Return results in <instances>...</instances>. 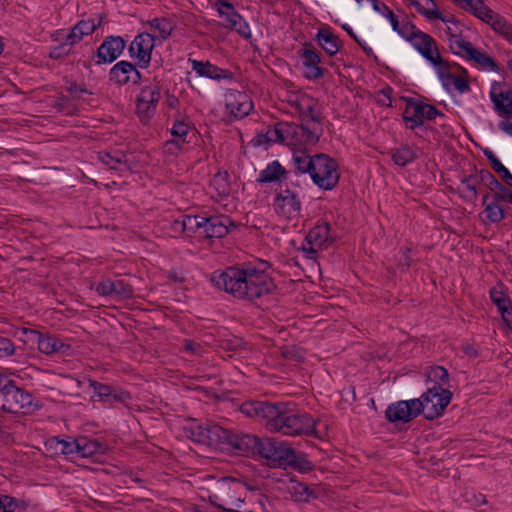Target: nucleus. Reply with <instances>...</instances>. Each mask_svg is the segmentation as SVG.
I'll list each match as a JSON object with an SVG mask.
<instances>
[{"label": "nucleus", "mask_w": 512, "mask_h": 512, "mask_svg": "<svg viewBox=\"0 0 512 512\" xmlns=\"http://www.w3.org/2000/svg\"><path fill=\"white\" fill-rule=\"evenodd\" d=\"M240 411L250 418H255L267 430L286 436H313L318 438L317 421L308 413H301L285 402L246 401Z\"/></svg>", "instance_id": "f257e3e1"}, {"label": "nucleus", "mask_w": 512, "mask_h": 512, "mask_svg": "<svg viewBox=\"0 0 512 512\" xmlns=\"http://www.w3.org/2000/svg\"><path fill=\"white\" fill-rule=\"evenodd\" d=\"M211 282L222 291L240 300L254 301L271 294L275 289L272 278L264 270L255 267H228L215 271Z\"/></svg>", "instance_id": "f03ea898"}, {"label": "nucleus", "mask_w": 512, "mask_h": 512, "mask_svg": "<svg viewBox=\"0 0 512 512\" xmlns=\"http://www.w3.org/2000/svg\"><path fill=\"white\" fill-rule=\"evenodd\" d=\"M193 441L208 447L235 455H258L261 439L238 431H231L219 425H198L192 430Z\"/></svg>", "instance_id": "7ed1b4c3"}, {"label": "nucleus", "mask_w": 512, "mask_h": 512, "mask_svg": "<svg viewBox=\"0 0 512 512\" xmlns=\"http://www.w3.org/2000/svg\"><path fill=\"white\" fill-rule=\"evenodd\" d=\"M258 455L269 461L273 467H291L300 472L313 468L312 462L304 453H297L294 448L276 438L261 439Z\"/></svg>", "instance_id": "20e7f679"}, {"label": "nucleus", "mask_w": 512, "mask_h": 512, "mask_svg": "<svg viewBox=\"0 0 512 512\" xmlns=\"http://www.w3.org/2000/svg\"><path fill=\"white\" fill-rule=\"evenodd\" d=\"M247 497L245 485L234 478L224 477L215 482L209 494V502L226 512H240Z\"/></svg>", "instance_id": "39448f33"}, {"label": "nucleus", "mask_w": 512, "mask_h": 512, "mask_svg": "<svg viewBox=\"0 0 512 512\" xmlns=\"http://www.w3.org/2000/svg\"><path fill=\"white\" fill-rule=\"evenodd\" d=\"M33 401L34 397L31 393L17 386L13 380L5 377V381L0 386V408L3 411L13 414H27L37 407Z\"/></svg>", "instance_id": "423d86ee"}, {"label": "nucleus", "mask_w": 512, "mask_h": 512, "mask_svg": "<svg viewBox=\"0 0 512 512\" xmlns=\"http://www.w3.org/2000/svg\"><path fill=\"white\" fill-rule=\"evenodd\" d=\"M302 188L293 178L288 181L284 179L278 184L274 209L277 214L293 218L301 213L302 209Z\"/></svg>", "instance_id": "0eeeda50"}, {"label": "nucleus", "mask_w": 512, "mask_h": 512, "mask_svg": "<svg viewBox=\"0 0 512 512\" xmlns=\"http://www.w3.org/2000/svg\"><path fill=\"white\" fill-rule=\"evenodd\" d=\"M451 398L452 393L449 389L428 387L427 391L420 398H417L421 403L420 413L428 420L438 418L449 405Z\"/></svg>", "instance_id": "6e6552de"}, {"label": "nucleus", "mask_w": 512, "mask_h": 512, "mask_svg": "<svg viewBox=\"0 0 512 512\" xmlns=\"http://www.w3.org/2000/svg\"><path fill=\"white\" fill-rule=\"evenodd\" d=\"M315 165L310 174L313 182L321 189L332 190L339 182L338 165L326 154L315 155Z\"/></svg>", "instance_id": "1a4fd4ad"}, {"label": "nucleus", "mask_w": 512, "mask_h": 512, "mask_svg": "<svg viewBox=\"0 0 512 512\" xmlns=\"http://www.w3.org/2000/svg\"><path fill=\"white\" fill-rule=\"evenodd\" d=\"M437 74L443 86L448 89L450 85L461 94L470 91L468 82V72L465 68L460 67L457 63L444 60L436 67Z\"/></svg>", "instance_id": "9d476101"}, {"label": "nucleus", "mask_w": 512, "mask_h": 512, "mask_svg": "<svg viewBox=\"0 0 512 512\" xmlns=\"http://www.w3.org/2000/svg\"><path fill=\"white\" fill-rule=\"evenodd\" d=\"M286 145L305 146L316 144L323 135V128L287 122Z\"/></svg>", "instance_id": "9b49d317"}, {"label": "nucleus", "mask_w": 512, "mask_h": 512, "mask_svg": "<svg viewBox=\"0 0 512 512\" xmlns=\"http://www.w3.org/2000/svg\"><path fill=\"white\" fill-rule=\"evenodd\" d=\"M292 106L299 114L301 123L310 127L323 128L324 116L318 108L317 101L308 95H300L293 102Z\"/></svg>", "instance_id": "f8f14e48"}, {"label": "nucleus", "mask_w": 512, "mask_h": 512, "mask_svg": "<svg viewBox=\"0 0 512 512\" xmlns=\"http://www.w3.org/2000/svg\"><path fill=\"white\" fill-rule=\"evenodd\" d=\"M438 115L442 116L443 114L435 106L409 100L403 113V120L406 124L410 123L408 127L413 130L422 126L425 119L433 120Z\"/></svg>", "instance_id": "ddd939ff"}, {"label": "nucleus", "mask_w": 512, "mask_h": 512, "mask_svg": "<svg viewBox=\"0 0 512 512\" xmlns=\"http://www.w3.org/2000/svg\"><path fill=\"white\" fill-rule=\"evenodd\" d=\"M160 98L161 88L159 84H149L141 89L136 98V111L142 121H148L154 116Z\"/></svg>", "instance_id": "4468645a"}, {"label": "nucleus", "mask_w": 512, "mask_h": 512, "mask_svg": "<svg viewBox=\"0 0 512 512\" xmlns=\"http://www.w3.org/2000/svg\"><path fill=\"white\" fill-rule=\"evenodd\" d=\"M420 406L421 403L418 399L401 400L390 404L385 411V416L391 423H407L421 414Z\"/></svg>", "instance_id": "2eb2a0df"}, {"label": "nucleus", "mask_w": 512, "mask_h": 512, "mask_svg": "<svg viewBox=\"0 0 512 512\" xmlns=\"http://www.w3.org/2000/svg\"><path fill=\"white\" fill-rule=\"evenodd\" d=\"M330 229L329 223L322 222L315 225L308 232L305 244H303V251L307 253L308 257L313 258L319 249L328 246L332 242Z\"/></svg>", "instance_id": "dca6fc26"}, {"label": "nucleus", "mask_w": 512, "mask_h": 512, "mask_svg": "<svg viewBox=\"0 0 512 512\" xmlns=\"http://www.w3.org/2000/svg\"><path fill=\"white\" fill-rule=\"evenodd\" d=\"M410 42L435 68L445 60L439 54L435 39L429 34L417 30L412 34Z\"/></svg>", "instance_id": "f3484780"}, {"label": "nucleus", "mask_w": 512, "mask_h": 512, "mask_svg": "<svg viewBox=\"0 0 512 512\" xmlns=\"http://www.w3.org/2000/svg\"><path fill=\"white\" fill-rule=\"evenodd\" d=\"M154 46L155 37L149 33H141L134 38L129 46L130 56L138 60V65L141 68H146L150 64Z\"/></svg>", "instance_id": "a211bd4d"}, {"label": "nucleus", "mask_w": 512, "mask_h": 512, "mask_svg": "<svg viewBox=\"0 0 512 512\" xmlns=\"http://www.w3.org/2000/svg\"><path fill=\"white\" fill-rule=\"evenodd\" d=\"M23 334L28 336L30 340L35 341L38 349L45 354L65 352L70 348L69 345L54 335H45L39 331L27 328L23 329Z\"/></svg>", "instance_id": "6ab92c4d"}, {"label": "nucleus", "mask_w": 512, "mask_h": 512, "mask_svg": "<svg viewBox=\"0 0 512 512\" xmlns=\"http://www.w3.org/2000/svg\"><path fill=\"white\" fill-rule=\"evenodd\" d=\"M96 292L104 297H117L120 299H130L134 295L132 285L123 279H103L96 286Z\"/></svg>", "instance_id": "aec40b11"}, {"label": "nucleus", "mask_w": 512, "mask_h": 512, "mask_svg": "<svg viewBox=\"0 0 512 512\" xmlns=\"http://www.w3.org/2000/svg\"><path fill=\"white\" fill-rule=\"evenodd\" d=\"M126 46L125 40L120 36H108L96 51V64L112 63L123 52Z\"/></svg>", "instance_id": "412c9836"}, {"label": "nucleus", "mask_w": 512, "mask_h": 512, "mask_svg": "<svg viewBox=\"0 0 512 512\" xmlns=\"http://www.w3.org/2000/svg\"><path fill=\"white\" fill-rule=\"evenodd\" d=\"M236 226L226 215H214L205 217L203 221V230L201 236L207 238H222L226 236L232 228Z\"/></svg>", "instance_id": "4be33fe9"}, {"label": "nucleus", "mask_w": 512, "mask_h": 512, "mask_svg": "<svg viewBox=\"0 0 512 512\" xmlns=\"http://www.w3.org/2000/svg\"><path fill=\"white\" fill-rule=\"evenodd\" d=\"M109 79L119 86L129 83L138 84L141 80V73L132 63L120 61L110 69Z\"/></svg>", "instance_id": "5701e85b"}, {"label": "nucleus", "mask_w": 512, "mask_h": 512, "mask_svg": "<svg viewBox=\"0 0 512 512\" xmlns=\"http://www.w3.org/2000/svg\"><path fill=\"white\" fill-rule=\"evenodd\" d=\"M226 108L235 119H242L253 109V103L245 92L232 91L226 97Z\"/></svg>", "instance_id": "b1692460"}, {"label": "nucleus", "mask_w": 512, "mask_h": 512, "mask_svg": "<svg viewBox=\"0 0 512 512\" xmlns=\"http://www.w3.org/2000/svg\"><path fill=\"white\" fill-rule=\"evenodd\" d=\"M192 69L200 76L206 77L212 80L221 81H232L235 79L234 73L227 69H222L209 61H199L195 59H189Z\"/></svg>", "instance_id": "393cba45"}, {"label": "nucleus", "mask_w": 512, "mask_h": 512, "mask_svg": "<svg viewBox=\"0 0 512 512\" xmlns=\"http://www.w3.org/2000/svg\"><path fill=\"white\" fill-rule=\"evenodd\" d=\"M90 387L93 388L95 394L99 397V400L105 403H124L131 399L129 392L118 390L112 386L102 384L97 381H90Z\"/></svg>", "instance_id": "a878e982"}, {"label": "nucleus", "mask_w": 512, "mask_h": 512, "mask_svg": "<svg viewBox=\"0 0 512 512\" xmlns=\"http://www.w3.org/2000/svg\"><path fill=\"white\" fill-rule=\"evenodd\" d=\"M102 23V16L98 15V20L94 19L81 20L72 27L70 32L65 36L66 45H74L81 41L84 36L92 34Z\"/></svg>", "instance_id": "bb28decb"}, {"label": "nucleus", "mask_w": 512, "mask_h": 512, "mask_svg": "<svg viewBox=\"0 0 512 512\" xmlns=\"http://www.w3.org/2000/svg\"><path fill=\"white\" fill-rule=\"evenodd\" d=\"M481 20L512 44V24L492 9L486 10Z\"/></svg>", "instance_id": "cd10ccee"}, {"label": "nucleus", "mask_w": 512, "mask_h": 512, "mask_svg": "<svg viewBox=\"0 0 512 512\" xmlns=\"http://www.w3.org/2000/svg\"><path fill=\"white\" fill-rule=\"evenodd\" d=\"M284 179H288V181L292 179L291 172L286 171L279 161L275 160L269 163L264 170L260 171L257 182L266 184L278 181L279 184Z\"/></svg>", "instance_id": "c85d7f7f"}, {"label": "nucleus", "mask_w": 512, "mask_h": 512, "mask_svg": "<svg viewBox=\"0 0 512 512\" xmlns=\"http://www.w3.org/2000/svg\"><path fill=\"white\" fill-rule=\"evenodd\" d=\"M489 294L491 301L496 305L501 313L503 322L507 327L512 329V304L510 299L503 291L498 290L495 287L490 289Z\"/></svg>", "instance_id": "c756f323"}, {"label": "nucleus", "mask_w": 512, "mask_h": 512, "mask_svg": "<svg viewBox=\"0 0 512 512\" xmlns=\"http://www.w3.org/2000/svg\"><path fill=\"white\" fill-rule=\"evenodd\" d=\"M204 216L199 215H185L182 219L175 220L173 227L175 231L185 233L187 236L197 233L201 236V230H203Z\"/></svg>", "instance_id": "7c9ffc66"}, {"label": "nucleus", "mask_w": 512, "mask_h": 512, "mask_svg": "<svg viewBox=\"0 0 512 512\" xmlns=\"http://www.w3.org/2000/svg\"><path fill=\"white\" fill-rule=\"evenodd\" d=\"M494 109L499 115L512 117V89L496 92L495 87L490 91Z\"/></svg>", "instance_id": "2f4dec72"}, {"label": "nucleus", "mask_w": 512, "mask_h": 512, "mask_svg": "<svg viewBox=\"0 0 512 512\" xmlns=\"http://www.w3.org/2000/svg\"><path fill=\"white\" fill-rule=\"evenodd\" d=\"M97 158L105 166L116 171H128L129 166L126 159V154L122 151L116 150L114 152L100 151Z\"/></svg>", "instance_id": "473e14b6"}, {"label": "nucleus", "mask_w": 512, "mask_h": 512, "mask_svg": "<svg viewBox=\"0 0 512 512\" xmlns=\"http://www.w3.org/2000/svg\"><path fill=\"white\" fill-rule=\"evenodd\" d=\"M461 32V30H455V33H451V37L448 38L449 48L454 55L468 60L475 47L471 42L462 38Z\"/></svg>", "instance_id": "72a5a7b5"}, {"label": "nucleus", "mask_w": 512, "mask_h": 512, "mask_svg": "<svg viewBox=\"0 0 512 512\" xmlns=\"http://www.w3.org/2000/svg\"><path fill=\"white\" fill-rule=\"evenodd\" d=\"M78 445V437H68L67 439L52 437L46 442V446L50 449H53L55 453H60L66 456H78Z\"/></svg>", "instance_id": "f704fd0d"}, {"label": "nucleus", "mask_w": 512, "mask_h": 512, "mask_svg": "<svg viewBox=\"0 0 512 512\" xmlns=\"http://www.w3.org/2000/svg\"><path fill=\"white\" fill-rule=\"evenodd\" d=\"M78 457L89 458L97 454H104L106 446L104 443L87 436L78 437Z\"/></svg>", "instance_id": "c9c22d12"}, {"label": "nucleus", "mask_w": 512, "mask_h": 512, "mask_svg": "<svg viewBox=\"0 0 512 512\" xmlns=\"http://www.w3.org/2000/svg\"><path fill=\"white\" fill-rule=\"evenodd\" d=\"M290 494L296 502H309L318 498L319 488L311 487L303 482H294L290 487Z\"/></svg>", "instance_id": "e433bc0d"}, {"label": "nucleus", "mask_w": 512, "mask_h": 512, "mask_svg": "<svg viewBox=\"0 0 512 512\" xmlns=\"http://www.w3.org/2000/svg\"><path fill=\"white\" fill-rule=\"evenodd\" d=\"M316 40L329 56H333L339 51V39L329 28L319 29Z\"/></svg>", "instance_id": "4c0bfd02"}, {"label": "nucleus", "mask_w": 512, "mask_h": 512, "mask_svg": "<svg viewBox=\"0 0 512 512\" xmlns=\"http://www.w3.org/2000/svg\"><path fill=\"white\" fill-rule=\"evenodd\" d=\"M293 165L297 172L299 173H309L311 174L314 165H315V155L310 156L303 150H295L293 152Z\"/></svg>", "instance_id": "58836bf2"}, {"label": "nucleus", "mask_w": 512, "mask_h": 512, "mask_svg": "<svg viewBox=\"0 0 512 512\" xmlns=\"http://www.w3.org/2000/svg\"><path fill=\"white\" fill-rule=\"evenodd\" d=\"M427 381L432 383L431 387H441L442 389H448V371L442 366L431 367L427 372Z\"/></svg>", "instance_id": "ea45409f"}, {"label": "nucleus", "mask_w": 512, "mask_h": 512, "mask_svg": "<svg viewBox=\"0 0 512 512\" xmlns=\"http://www.w3.org/2000/svg\"><path fill=\"white\" fill-rule=\"evenodd\" d=\"M391 157L396 165L405 167L417 158V154L410 146L402 145L401 147L392 150Z\"/></svg>", "instance_id": "a19ab883"}, {"label": "nucleus", "mask_w": 512, "mask_h": 512, "mask_svg": "<svg viewBox=\"0 0 512 512\" xmlns=\"http://www.w3.org/2000/svg\"><path fill=\"white\" fill-rule=\"evenodd\" d=\"M0 512H27V504L23 500L0 494Z\"/></svg>", "instance_id": "79ce46f5"}, {"label": "nucleus", "mask_w": 512, "mask_h": 512, "mask_svg": "<svg viewBox=\"0 0 512 512\" xmlns=\"http://www.w3.org/2000/svg\"><path fill=\"white\" fill-rule=\"evenodd\" d=\"M479 179V171L475 169V173H472L461 180V185L466 189V193L462 195L463 198L470 201L477 198V186L480 184Z\"/></svg>", "instance_id": "37998d69"}, {"label": "nucleus", "mask_w": 512, "mask_h": 512, "mask_svg": "<svg viewBox=\"0 0 512 512\" xmlns=\"http://www.w3.org/2000/svg\"><path fill=\"white\" fill-rule=\"evenodd\" d=\"M216 7L220 17L224 18L228 26L235 24L236 19H239L240 14L235 10L233 5L226 0H218Z\"/></svg>", "instance_id": "c03bdc74"}, {"label": "nucleus", "mask_w": 512, "mask_h": 512, "mask_svg": "<svg viewBox=\"0 0 512 512\" xmlns=\"http://www.w3.org/2000/svg\"><path fill=\"white\" fill-rule=\"evenodd\" d=\"M468 61H474L482 68H486V69H489L494 72L500 71V66L497 64V62L492 57H490L489 55H487L485 53H482L481 51H479L476 48L473 50V53L471 54Z\"/></svg>", "instance_id": "a18cd8bd"}, {"label": "nucleus", "mask_w": 512, "mask_h": 512, "mask_svg": "<svg viewBox=\"0 0 512 512\" xmlns=\"http://www.w3.org/2000/svg\"><path fill=\"white\" fill-rule=\"evenodd\" d=\"M287 122L277 123L274 127H269L263 135L266 142H280L286 144Z\"/></svg>", "instance_id": "49530a36"}, {"label": "nucleus", "mask_w": 512, "mask_h": 512, "mask_svg": "<svg viewBox=\"0 0 512 512\" xmlns=\"http://www.w3.org/2000/svg\"><path fill=\"white\" fill-rule=\"evenodd\" d=\"M483 213L488 222L490 223H498L505 218V211L500 206L499 202H496L492 199V201L486 205Z\"/></svg>", "instance_id": "de8ad7c7"}, {"label": "nucleus", "mask_w": 512, "mask_h": 512, "mask_svg": "<svg viewBox=\"0 0 512 512\" xmlns=\"http://www.w3.org/2000/svg\"><path fill=\"white\" fill-rule=\"evenodd\" d=\"M415 8L418 13L426 17L428 20H433V17H440V11L436 9L434 0H417Z\"/></svg>", "instance_id": "09e8293b"}, {"label": "nucleus", "mask_w": 512, "mask_h": 512, "mask_svg": "<svg viewBox=\"0 0 512 512\" xmlns=\"http://www.w3.org/2000/svg\"><path fill=\"white\" fill-rule=\"evenodd\" d=\"M150 26L158 32L162 39H167L174 29L172 22L166 18H155L150 22Z\"/></svg>", "instance_id": "8fccbe9b"}, {"label": "nucleus", "mask_w": 512, "mask_h": 512, "mask_svg": "<svg viewBox=\"0 0 512 512\" xmlns=\"http://www.w3.org/2000/svg\"><path fill=\"white\" fill-rule=\"evenodd\" d=\"M190 130V125L181 117L175 119L173 127L171 129V134L173 137L178 138L177 143L181 141L182 143L186 142V136Z\"/></svg>", "instance_id": "3c124183"}, {"label": "nucleus", "mask_w": 512, "mask_h": 512, "mask_svg": "<svg viewBox=\"0 0 512 512\" xmlns=\"http://www.w3.org/2000/svg\"><path fill=\"white\" fill-rule=\"evenodd\" d=\"M301 57L303 60V65L306 68L319 66V63L321 62L319 53L314 48L307 47V44L305 45V48L302 50Z\"/></svg>", "instance_id": "603ef678"}, {"label": "nucleus", "mask_w": 512, "mask_h": 512, "mask_svg": "<svg viewBox=\"0 0 512 512\" xmlns=\"http://www.w3.org/2000/svg\"><path fill=\"white\" fill-rule=\"evenodd\" d=\"M465 2L464 8L467 11H470L475 15L477 18L481 20V18L485 15L486 10H490L489 7H487L483 0H463Z\"/></svg>", "instance_id": "864d4df0"}, {"label": "nucleus", "mask_w": 512, "mask_h": 512, "mask_svg": "<svg viewBox=\"0 0 512 512\" xmlns=\"http://www.w3.org/2000/svg\"><path fill=\"white\" fill-rule=\"evenodd\" d=\"M280 354L285 360L301 362L304 359L301 349L295 345L283 346L280 349Z\"/></svg>", "instance_id": "5fc2aeb1"}, {"label": "nucleus", "mask_w": 512, "mask_h": 512, "mask_svg": "<svg viewBox=\"0 0 512 512\" xmlns=\"http://www.w3.org/2000/svg\"><path fill=\"white\" fill-rule=\"evenodd\" d=\"M480 184H484L493 193L497 188L500 187L498 179L487 169H481L479 171Z\"/></svg>", "instance_id": "6e6d98bb"}, {"label": "nucleus", "mask_w": 512, "mask_h": 512, "mask_svg": "<svg viewBox=\"0 0 512 512\" xmlns=\"http://www.w3.org/2000/svg\"><path fill=\"white\" fill-rule=\"evenodd\" d=\"M372 7L376 12L387 18L390 21L392 27H397L398 17L385 3L379 1L374 3Z\"/></svg>", "instance_id": "4d7b16f0"}, {"label": "nucleus", "mask_w": 512, "mask_h": 512, "mask_svg": "<svg viewBox=\"0 0 512 512\" xmlns=\"http://www.w3.org/2000/svg\"><path fill=\"white\" fill-rule=\"evenodd\" d=\"M394 31H396L403 38L407 39L409 42L411 40L412 34L418 29L409 22L400 23L397 19V27H392Z\"/></svg>", "instance_id": "13d9d810"}, {"label": "nucleus", "mask_w": 512, "mask_h": 512, "mask_svg": "<svg viewBox=\"0 0 512 512\" xmlns=\"http://www.w3.org/2000/svg\"><path fill=\"white\" fill-rule=\"evenodd\" d=\"M492 199L499 203L508 201L512 204V190L500 183V187L492 193Z\"/></svg>", "instance_id": "bf43d9fd"}, {"label": "nucleus", "mask_w": 512, "mask_h": 512, "mask_svg": "<svg viewBox=\"0 0 512 512\" xmlns=\"http://www.w3.org/2000/svg\"><path fill=\"white\" fill-rule=\"evenodd\" d=\"M15 350L14 343L9 338L0 335V358L12 356Z\"/></svg>", "instance_id": "052dcab7"}, {"label": "nucleus", "mask_w": 512, "mask_h": 512, "mask_svg": "<svg viewBox=\"0 0 512 512\" xmlns=\"http://www.w3.org/2000/svg\"><path fill=\"white\" fill-rule=\"evenodd\" d=\"M229 27L237 31L245 39H249L251 37L250 27L241 15L239 16V19H236L235 24H232Z\"/></svg>", "instance_id": "680f3d73"}, {"label": "nucleus", "mask_w": 512, "mask_h": 512, "mask_svg": "<svg viewBox=\"0 0 512 512\" xmlns=\"http://www.w3.org/2000/svg\"><path fill=\"white\" fill-rule=\"evenodd\" d=\"M492 169L500 175L503 181L507 184L508 187L512 188V174L510 171L499 161L495 163Z\"/></svg>", "instance_id": "e2e57ef3"}, {"label": "nucleus", "mask_w": 512, "mask_h": 512, "mask_svg": "<svg viewBox=\"0 0 512 512\" xmlns=\"http://www.w3.org/2000/svg\"><path fill=\"white\" fill-rule=\"evenodd\" d=\"M183 348L185 352L192 355H200L203 350L199 343L189 339L183 341Z\"/></svg>", "instance_id": "0e129e2a"}, {"label": "nucleus", "mask_w": 512, "mask_h": 512, "mask_svg": "<svg viewBox=\"0 0 512 512\" xmlns=\"http://www.w3.org/2000/svg\"><path fill=\"white\" fill-rule=\"evenodd\" d=\"M72 45H66V39L64 42L60 43L58 46L53 47L49 53L50 57L53 59H59L63 55L67 54Z\"/></svg>", "instance_id": "69168bd1"}, {"label": "nucleus", "mask_w": 512, "mask_h": 512, "mask_svg": "<svg viewBox=\"0 0 512 512\" xmlns=\"http://www.w3.org/2000/svg\"><path fill=\"white\" fill-rule=\"evenodd\" d=\"M67 90L70 92V94L75 98H81V94H91L86 88L79 87L77 84L73 83L71 84Z\"/></svg>", "instance_id": "338daca9"}, {"label": "nucleus", "mask_w": 512, "mask_h": 512, "mask_svg": "<svg viewBox=\"0 0 512 512\" xmlns=\"http://www.w3.org/2000/svg\"><path fill=\"white\" fill-rule=\"evenodd\" d=\"M306 77L309 79H319L324 75V69L319 66L308 67Z\"/></svg>", "instance_id": "774afa93"}]
</instances>
